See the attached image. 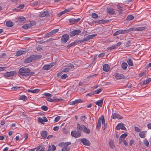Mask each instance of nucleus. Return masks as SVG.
Instances as JSON below:
<instances>
[{"label": "nucleus", "mask_w": 151, "mask_h": 151, "mask_svg": "<svg viewBox=\"0 0 151 151\" xmlns=\"http://www.w3.org/2000/svg\"><path fill=\"white\" fill-rule=\"evenodd\" d=\"M29 71H30V70L29 68L23 67L19 70L18 74L24 78L28 76Z\"/></svg>", "instance_id": "nucleus-1"}, {"label": "nucleus", "mask_w": 151, "mask_h": 151, "mask_svg": "<svg viewBox=\"0 0 151 151\" xmlns=\"http://www.w3.org/2000/svg\"><path fill=\"white\" fill-rule=\"evenodd\" d=\"M77 130L78 131H83L84 132L87 134H89L91 132L88 126L87 127L84 125L81 126L79 124H77Z\"/></svg>", "instance_id": "nucleus-2"}, {"label": "nucleus", "mask_w": 151, "mask_h": 151, "mask_svg": "<svg viewBox=\"0 0 151 151\" xmlns=\"http://www.w3.org/2000/svg\"><path fill=\"white\" fill-rule=\"evenodd\" d=\"M69 38V35L68 34L63 35L61 39V42L63 43H65Z\"/></svg>", "instance_id": "nucleus-3"}, {"label": "nucleus", "mask_w": 151, "mask_h": 151, "mask_svg": "<svg viewBox=\"0 0 151 151\" xmlns=\"http://www.w3.org/2000/svg\"><path fill=\"white\" fill-rule=\"evenodd\" d=\"M80 132L78 131H72L71 132V135L72 136L76 138L78 137L81 135V132Z\"/></svg>", "instance_id": "nucleus-4"}, {"label": "nucleus", "mask_w": 151, "mask_h": 151, "mask_svg": "<svg viewBox=\"0 0 151 151\" xmlns=\"http://www.w3.org/2000/svg\"><path fill=\"white\" fill-rule=\"evenodd\" d=\"M81 32V31L79 29L74 30L70 32V35L71 37H73L79 34Z\"/></svg>", "instance_id": "nucleus-5"}, {"label": "nucleus", "mask_w": 151, "mask_h": 151, "mask_svg": "<svg viewBox=\"0 0 151 151\" xmlns=\"http://www.w3.org/2000/svg\"><path fill=\"white\" fill-rule=\"evenodd\" d=\"M81 141L83 145L86 146H90L91 144L90 141L86 138L81 139Z\"/></svg>", "instance_id": "nucleus-6"}, {"label": "nucleus", "mask_w": 151, "mask_h": 151, "mask_svg": "<svg viewBox=\"0 0 151 151\" xmlns=\"http://www.w3.org/2000/svg\"><path fill=\"white\" fill-rule=\"evenodd\" d=\"M34 55H32L29 57L27 58L24 61L26 63H29L32 62L33 60H35Z\"/></svg>", "instance_id": "nucleus-7"}, {"label": "nucleus", "mask_w": 151, "mask_h": 151, "mask_svg": "<svg viewBox=\"0 0 151 151\" xmlns=\"http://www.w3.org/2000/svg\"><path fill=\"white\" fill-rule=\"evenodd\" d=\"M121 129L122 130H126V128L124 126V124L123 123H119L118 124L116 127V129L117 130H119Z\"/></svg>", "instance_id": "nucleus-8"}, {"label": "nucleus", "mask_w": 151, "mask_h": 151, "mask_svg": "<svg viewBox=\"0 0 151 151\" xmlns=\"http://www.w3.org/2000/svg\"><path fill=\"white\" fill-rule=\"evenodd\" d=\"M59 29H56L54 30H53L50 32H49L48 33L46 34V36L47 37H48L50 36H51L52 35H54L55 34L56 32H58Z\"/></svg>", "instance_id": "nucleus-9"}, {"label": "nucleus", "mask_w": 151, "mask_h": 151, "mask_svg": "<svg viewBox=\"0 0 151 151\" xmlns=\"http://www.w3.org/2000/svg\"><path fill=\"white\" fill-rule=\"evenodd\" d=\"M115 78L117 79H125V76L122 74H120L118 73H116L115 74Z\"/></svg>", "instance_id": "nucleus-10"}, {"label": "nucleus", "mask_w": 151, "mask_h": 151, "mask_svg": "<svg viewBox=\"0 0 151 151\" xmlns=\"http://www.w3.org/2000/svg\"><path fill=\"white\" fill-rule=\"evenodd\" d=\"M50 14L49 12L47 11L40 12L39 14V16L41 17H43L45 16H48Z\"/></svg>", "instance_id": "nucleus-11"}, {"label": "nucleus", "mask_w": 151, "mask_h": 151, "mask_svg": "<svg viewBox=\"0 0 151 151\" xmlns=\"http://www.w3.org/2000/svg\"><path fill=\"white\" fill-rule=\"evenodd\" d=\"M15 73L14 71H11L9 72H7L4 73V76L6 77H9L11 76H14Z\"/></svg>", "instance_id": "nucleus-12"}, {"label": "nucleus", "mask_w": 151, "mask_h": 151, "mask_svg": "<svg viewBox=\"0 0 151 151\" xmlns=\"http://www.w3.org/2000/svg\"><path fill=\"white\" fill-rule=\"evenodd\" d=\"M112 117L113 119H122V117L118 114L116 113H114L112 115Z\"/></svg>", "instance_id": "nucleus-13"}, {"label": "nucleus", "mask_w": 151, "mask_h": 151, "mask_svg": "<svg viewBox=\"0 0 151 151\" xmlns=\"http://www.w3.org/2000/svg\"><path fill=\"white\" fill-rule=\"evenodd\" d=\"M133 28H130L129 29H126V30H120V34H126L129 32L133 31Z\"/></svg>", "instance_id": "nucleus-14"}, {"label": "nucleus", "mask_w": 151, "mask_h": 151, "mask_svg": "<svg viewBox=\"0 0 151 151\" xmlns=\"http://www.w3.org/2000/svg\"><path fill=\"white\" fill-rule=\"evenodd\" d=\"M81 19L80 18H78L77 19L74 18L70 19H69V22L70 23L73 24L78 22L81 20Z\"/></svg>", "instance_id": "nucleus-15"}, {"label": "nucleus", "mask_w": 151, "mask_h": 151, "mask_svg": "<svg viewBox=\"0 0 151 151\" xmlns=\"http://www.w3.org/2000/svg\"><path fill=\"white\" fill-rule=\"evenodd\" d=\"M150 81H151V78H149L147 79L145 81H142L140 83V84L141 85H145V84H147Z\"/></svg>", "instance_id": "nucleus-16"}, {"label": "nucleus", "mask_w": 151, "mask_h": 151, "mask_svg": "<svg viewBox=\"0 0 151 151\" xmlns=\"http://www.w3.org/2000/svg\"><path fill=\"white\" fill-rule=\"evenodd\" d=\"M82 102V100L81 99H78L71 102H70L69 103L71 105H74L79 103Z\"/></svg>", "instance_id": "nucleus-17"}, {"label": "nucleus", "mask_w": 151, "mask_h": 151, "mask_svg": "<svg viewBox=\"0 0 151 151\" xmlns=\"http://www.w3.org/2000/svg\"><path fill=\"white\" fill-rule=\"evenodd\" d=\"M131 28H133V31H141L144 30L145 29V27H139L134 28V27Z\"/></svg>", "instance_id": "nucleus-18"}, {"label": "nucleus", "mask_w": 151, "mask_h": 151, "mask_svg": "<svg viewBox=\"0 0 151 151\" xmlns=\"http://www.w3.org/2000/svg\"><path fill=\"white\" fill-rule=\"evenodd\" d=\"M104 99H102L101 100H99L95 103L96 105H98V106H100L101 107L103 103Z\"/></svg>", "instance_id": "nucleus-19"}, {"label": "nucleus", "mask_w": 151, "mask_h": 151, "mask_svg": "<svg viewBox=\"0 0 151 151\" xmlns=\"http://www.w3.org/2000/svg\"><path fill=\"white\" fill-rule=\"evenodd\" d=\"M110 67L109 65L106 64H105L103 67V70L107 72L109 70Z\"/></svg>", "instance_id": "nucleus-20"}, {"label": "nucleus", "mask_w": 151, "mask_h": 151, "mask_svg": "<svg viewBox=\"0 0 151 151\" xmlns=\"http://www.w3.org/2000/svg\"><path fill=\"white\" fill-rule=\"evenodd\" d=\"M47 132L46 131H42L41 133V135L43 138L45 139L46 138L47 136Z\"/></svg>", "instance_id": "nucleus-21"}, {"label": "nucleus", "mask_w": 151, "mask_h": 151, "mask_svg": "<svg viewBox=\"0 0 151 151\" xmlns=\"http://www.w3.org/2000/svg\"><path fill=\"white\" fill-rule=\"evenodd\" d=\"M107 10L108 13L110 14H112L114 13V11L113 9L110 8H108Z\"/></svg>", "instance_id": "nucleus-22"}, {"label": "nucleus", "mask_w": 151, "mask_h": 151, "mask_svg": "<svg viewBox=\"0 0 151 151\" xmlns=\"http://www.w3.org/2000/svg\"><path fill=\"white\" fill-rule=\"evenodd\" d=\"M26 52L24 50H19L17 52L16 56H20L22 54H24Z\"/></svg>", "instance_id": "nucleus-23"}, {"label": "nucleus", "mask_w": 151, "mask_h": 151, "mask_svg": "<svg viewBox=\"0 0 151 151\" xmlns=\"http://www.w3.org/2000/svg\"><path fill=\"white\" fill-rule=\"evenodd\" d=\"M6 24L7 27H12L13 25V23L10 21H7L6 22Z\"/></svg>", "instance_id": "nucleus-24"}, {"label": "nucleus", "mask_w": 151, "mask_h": 151, "mask_svg": "<svg viewBox=\"0 0 151 151\" xmlns=\"http://www.w3.org/2000/svg\"><path fill=\"white\" fill-rule=\"evenodd\" d=\"M51 68L50 65H44L42 67V69L45 70H49Z\"/></svg>", "instance_id": "nucleus-25"}, {"label": "nucleus", "mask_w": 151, "mask_h": 151, "mask_svg": "<svg viewBox=\"0 0 151 151\" xmlns=\"http://www.w3.org/2000/svg\"><path fill=\"white\" fill-rule=\"evenodd\" d=\"M127 62L128 64L130 66H132L133 65L132 60L130 58H128L127 59Z\"/></svg>", "instance_id": "nucleus-26"}, {"label": "nucleus", "mask_w": 151, "mask_h": 151, "mask_svg": "<svg viewBox=\"0 0 151 151\" xmlns=\"http://www.w3.org/2000/svg\"><path fill=\"white\" fill-rule=\"evenodd\" d=\"M31 27H30V25L29 23L27 24H24L22 26V27L23 29H27Z\"/></svg>", "instance_id": "nucleus-27"}, {"label": "nucleus", "mask_w": 151, "mask_h": 151, "mask_svg": "<svg viewBox=\"0 0 151 151\" xmlns=\"http://www.w3.org/2000/svg\"><path fill=\"white\" fill-rule=\"evenodd\" d=\"M134 19V17L132 15H128L126 19L128 21L133 20Z\"/></svg>", "instance_id": "nucleus-28"}, {"label": "nucleus", "mask_w": 151, "mask_h": 151, "mask_svg": "<svg viewBox=\"0 0 151 151\" xmlns=\"http://www.w3.org/2000/svg\"><path fill=\"white\" fill-rule=\"evenodd\" d=\"M40 91V90L38 89H36L34 90H29L28 91L29 92L33 93H36Z\"/></svg>", "instance_id": "nucleus-29"}, {"label": "nucleus", "mask_w": 151, "mask_h": 151, "mask_svg": "<svg viewBox=\"0 0 151 151\" xmlns=\"http://www.w3.org/2000/svg\"><path fill=\"white\" fill-rule=\"evenodd\" d=\"M122 67L124 70H125L127 68V64L126 63L123 62L122 64Z\"/></svg>", "instance_id": "nucleus-30"}, {"label": "nucleus", "mask_w": 151, "mask_h": 151, "mask_svg": "<svg viewBox=\"0 0 151 151\" xmlns=\"http://www.w3.org/2000/svg\"><path fill=\"white\" fill-rule=\"evenodd\" d=\"M109 145L110 147L111 148H113L114 147H115L114 145V142H113V141L112 140H111L109 141Z\"/></svg>", "instance_id": "nucleus-31"}, {"label": "nucleus", "mask_w": 151, "mask_h": 151, "mask_svg": "<svg viewBox=\"0 0 151 151\" xmlns=\"http://www.w3.org/2000/svg\"><path fill=\"white\" fill-rule=\"evenodd\" d=\"M145 131L141 132L139 134V135L141 138H144L145 137Z\"/></svg>", "instance_id": "nucleus-32"}, {"label": "nucleus", "mask_w": 151, "mask_h": 151, "mask_svg": "<svg viewBox=\"0 0 151 151\" xmlns=\"http://www.w3.org/2000/svg\"><path fill=\"white\" fill-rule=\"evenodd\" d=\"M77 43V42H72L70 44L68 45L67 46V47L69 48L73 46L76 45Z\"/></svg>", "instance_id": "nucleus-33"}, {"label": "nucleus", "mask_w": 151, "mask_h": 151, "mask_svg": "<svg viewBox=\"0 0 151 151\" xmlns=\"http://www.w3.org/2000/svg\"><path fill=\"white\" fill-rule=\"evenodd\" d=\"M20 99L23 100L24 101H25L27 99V97L24 95H22L20 97Z\"/></svg>", "instance_id": "nucleus-34"}, {"label": "nucleus", "mask_w": 151, "mask_h": 151, "mask_svg": "<svg viewBox=\"0 0 151 151\" xmlns=\"http://www.w3.org/2000/svg\"><path fill=\"white\" fill-rule=\"evenodd\" d=\"M18 19L19 21L20 22H23L26 20V19L23 16H21L19 17Z\"/></svg>", "instance_id": "nucleus-35"}, {"label": "nucleus", "mask_w": 151, "mask_h": 151, "mask_svg": "<svg viewBox=\"0 0 151 151\" xmlns=\"http://www.w3.org/2000/svg\"><path fill=\"white\" fill-rule=\"evenodd\" d=\"M63 100V99H62L56 98L54 99H53V102H58L59 101H62Z\"/></svg>", "instance_id": "nucleus-36"}, {"label": "nucleus", "mask_w": 151, "mask_h": 151, "mask_svg": "<svg viewBox=\"0 0 151 151\" xmlns=\"http://www.w3.org/2000/svg\"><path fill=\"white\" fill-rule=\"evenodd\" d=\"M20 88V87H13L11 88V89L12 91H15L16 90H19Z\"/></svg>", "instance_id": "nucleus-37"}, {"label": "nucleus", "mask_w": 151, "mask_h": 151, "mask_svg": "<svg viewBox=\"0 0 151 151\" xmlns=\"http://www.w3.org/2000/svg\"><path fill=\"white\" fill-rule=\"evenodd\" d=\"M43 119L40 117H39L38 118V121L41 123V124H45V122H44Z\"/></svg>", "instance_id": "nucleus-38"}, {"label": "nucleus", "mask_w": 151, "mask_h": 151, "mask_svg": "<svg viewBox=\"0 0 151 151\" xmlns=\"http://www.w3.org/2000/svg\"><path fill=\"white\" fill-rule=\"evenodd\" d=\"M34 57L35 58V60H36L37 59H39V58H41L42 56L41 55H33Z\"/></svg>", "instance_id": "nucleus-39"}, {"label": "nucleus", "mask_w": 151, "mask_h": 151, "mask_svg": "<svg viewBox=\"0 0 151 151\" xmlns=\"http://www.w3.org/2000/svg\"><path fill=\"white\" fill-rule=\"evenodd\" d=\"M71 143L69 142L64 143L63 147H65V148H68V146Z\"/></svg>", "instance_id": "nucleus-40"}, {"label": "nucleus", "mask_w": 151, "mask_h": 151, "mask_svg": "<svg viewBox=\"0 0 151 151\" xmlns=\"http://www.w3.org/2000/svg\"><path fill=\"white\" fill-rule=\"evenodd\" d=\"M41 109L44 111H46L48 109V107L45 106H42L41 107Z\"/></svg>", "instance_id": "nucleus-41"}, {"label": "nucleus", "mask_w": 151, "mask_h": 151, "mask_svg": "<svg viewBox=\"0 0 151 151\" xmlns=\"http://www.w3.org/2000/svg\"><path fill=\"white\" fill-rule=\"evenodd\" d=\"M144 144L147 147H148L149 145V142L145 139L144 140Z\"/></svg>", "instance_id": "nucleus-42"}, {"label": "nucleus", "mask_w": 151, "mask_h": 151, "mask_svg": "<svg viewBox=\"0 0 151 151\" xmlns=\"http://www.w3.org/2000/svg\"><path fill=\"white\" fill-rule=\"evenodd\" d=\"M39 4L38 1H33L31 3V5L32 6H37Z\"/></svg>", "instance_id": "nucleus-43"}, {"label": "nucleus", "mask_w": 151, "mask_h": 151, "mask_svg": "<svg viewBox=\"0 0 151 151\" xmlns=\"http://www.w3.org/2000/svg\"><path fill=\"white\" fill-rule=\"evenodd\" d=\"M91 15L92 17L93 18L96 19L98 17V14L96 13H93Z\"/></svg>", "instance_id": "nucleus-44"}, {"label": "nucleus", "mask_w": 151, "mask_h": 151, "mask_svg": "<svg viewBox=\"0 0 151 151\" xmlns=\"http://www.w3.org/2000/svg\"><path fill=\"white\" fill-rule=\"evenodd\" d=\"M70 70V69L69 68H65L62 70V72H69Z\"/></svg>", "instance_id": "nucleus-45"}, {"label": "nucleus", "mask_w": 151, "mask_h": 151, "mask_svg": "<svg viewBox=\"0 0 151 151\" xmlns=\"http://www.w3.org/2000/svg\"><path fill=\"white\" fill-rule=\"evenodd\" d=\"M117 47H116V46L113 45L112 46L109 47L108 48V50H111L114 49H115V48H116Z\"/></svg>", "instance_id": "nucleus-46"}, {"label": "nucleus", "mask_w": 151, "mask_h": 151, "mask_svg": "<svg viewBox=\"0 0 151 151\" xmlns=\"http://www.w3.org/2000/svg\"><path fill=\"white\" fill-rule=\"evenodd\" d=\"M97 35L96 34H94L92 35H88L89 40L92 39L94 37H96Z\"/></svg>", "instance_id": "nucleus-47"}, {"label": "nucleus", "mask_w": 151, "mask_h": 151, "mask_svg": "<svg viewBox=\"0 0 151 151\" xmlns=\"http://www.w3.org/2000/svg\"><path fill=\"white\" fill-rule=\"evenodd\" d=\"M127 134L126 133H124L122 134L120 137L121 138L124 139L125 137L127 136Z\"/></svg>", "instance_id": "nucleus-48"}, {"label": "nucleus", "mask_w": 151, "mask_h": 151, "mask_svg": "<svg viewBox=\"0 0 151 151\" xmlns=\"http://www.w3.org/2000/svg\"><path fill=\"white\" fill-rule=\"evenodd\" d=\"M120 34V30H118L116 32H114L113 34V35L114 36H115L118 35H119V34Z\"/></svg>", "instance_id": "nucleus-49"}, {"label": "nucleus", "mask_w": 151, "mask_h": 151, "mask_svg": "<svg viewBox=\"0 0 151 151\" xmlns=\"http://www.w3.org/2000/svg\"><path fill=\"white\" fill-rule=\"evenodd\" d=\"M36 22L35 21H32L30 22V23H29L30 25V27H31L32 26H34L36 24Z\"/></svg>", "instance_id": "nucleus-50"}, {"label": "nucleus", "mask_w": 151, "mask_h": 151, "mask_svg": "<svg viewBox=\"0 0 151 151\" xmlns=\"http://www.w3.org/2000/svg\"><path fill=\"white\" fill-rule=\"evenodd\" d=\"M102 91V89H99L98 90H96L94 91V94H98L100 92H101Z\"/></svg>", "instance_id": "nucleus-51"}, {"label": "nucleus", "mask_w": 151, "mask_h": 151, "mask_svg": "<svg viewBox=\"0 0 151 151\" xmlns=\"http://www.w3.org/2000/svg\"><path fill=\"white\" fill-rule=\"evenodd\" d=\"M67 77H68V76L67 74H64L62 76L61 78L63 79H65Z\"/></svg>", "instance_id": "nucleus-52"}, {"label": "nucleus", "mask_w": 151, "mask_h": 151, "mask_svg": "<svg viewBox=\"0 0 151 151\" xmlns=\"http://www.w3.org/2000/svg\"><path fill=\"white\" fill-rule=\"evenodd\" d=\"M70 150L69 148H65L63 147L62 150V151H69Z\"/></svg>", "instance_id": "nucleus-53"}, {"label": "nucleus", "mask_w": 151, "mask_h": 151, "mask_svg": "<svg viewBox=\"0 0 151 151\" xmlns=\"http://www.w3.org/2000/svg\"><path fill=\"white\" fill-rule=\"evenodd\" d=\"M43 95L45 96H47L49 97H51L52 96V95L48 93H45Z\"/></svg>", "instance_id": "nucleus-54"}, {"label": "nucleus", "mask_w": 151, "mask_h": 151, "mask_svg": "<svg viewBox=\"0 0 151 151\" xmlns=\"http://www.w3.org/2000/svg\"><path fill=\"white\" fill-rule=\"evenodd\" d=\"M94 94V92L93 91H92L91 92V93H89L87 94L86 95V96H91L92 95H93Z\"/></svg>", "instance_id": "nucleus-55"}, {"label": "nucleus", "mask_w": 151, "mask_h": 151, "mask_svg": "<svg viewBox=\"0 0 151 151\" xmlns=\"http://www.w3.org/2000/svg\"><path fill=\"white\" fill-rule=\"evenodd\" d=\"M101 122L103 124L105 123L104 118V116L102 115L101 116Z\"/></svg>", "instance_id": "nucleus-56"}, {"label": "nucleus", "mask_w": 151, "mask_h": 151, "mask_svg": "<svg viewBox=\"0 0 151 151\" xmlns=\"http://www.w3.org/2000/svg\"><path fill=\"white\" fill-rule=\"evenodd\" d=\"M97 75H98L97 74H95L93 75H91V76H88L87 77V78L88 79L90 78H93V77H94L96 76Z\"/></svg>", "instance_id": "nucleus-57"}, {"label": "nucleus", "mask_w": 151, "mask_h": 151, "mask_svg": "<svg viewBox=\"0 0 151 151\" xmlns=\"http://www.w3.org/2000/svg\"><path fill=\"white\" fill-rule=\"evenodd\" d=\"M94 22L96 23H102V20H95Z\"/></svg>", "instance_id": "nucleus-58"}, {"label": "nucleus", "mask_w": 151, "mask_h": 151, "mask_svg": "<svg viewBox=\"0 0 151 151\" xmlns=\"http://www.w3.org/2000/svg\"><path fill=\"white\" fill-rule=\"evenodd\" d=\"M105 53L104 52L102 53L99 54L98 55L99 58H102L105 55Z\"/></svg>", "instance_id": "nucleus-59"}, {"label": "nucleus", "mask_w": 151, "mask_h": 151, "mask_svg": "<svg viewBox=\"0 0 151 151\" xmlns=\"http://www.w3.org/2000/svg\"><path fill=\"white\" fill-rule=\"evenodd\" d=\"M134 128L135 129V130L136 131L138 132H140V129L138 127H135Z\"/></svg>", "instance_id": "nucleus-60"}, {"label": "nucleus", "mask_w": 151, "mask_h": 151, "mask_svg": "<svg viewBox=\"0 0 151 151\" xmlns=\"http://www.w3.org/2000/svg\"><path fill=\"white\" fill-rule=\"evenodd\" d=\"M60 116H57L55 117V121L56 122H57L60 119Z\"/></svg>", "instance_id": "nucleus-61"}, {"label": "nucleus", "mask_w": 151, "mask_h": 151, "mask_svg": "<svg viewBox=\"0 0 151 151\" xmlns=\"http://www.w3.org/2000/svg\"><path fill=\"white\" fill-rule=\"evenodd\" d=\"M64 142H60L58 144V145L61 147H63L64 146Z\"/></svg>", "instance_id": "nucleus-62"}, {"label": "nucleus", "mask_w": 151, "mask_h": 151, "mask_svg": "<svg viewBox=\"0 0 151 151\" xmlns=\"http://www.w3.org/2000/svg\"><path fill=\"white\" fill-rule=\"evenodd\" d=\"M46 99L48 101H49L51 102H53V99H52L51 98H50V97H49V98H47Z\"/></svg>", "instance_id": "nucleus-63"}, {"label": "nucleus", "mask_w": 151, "mask_h": 151, "mask_svg": "<svg viewBox=\"0 0 151 151\" xmlns=\"http://www.w3.org/2000/svg\"><path fill=\"white\" fill-rule=\"evenodd\" d=\"M101 124L98 123L96 126V129L98 130L101 127Z\"/></svg>", "instance_id": "nucleus-64"}]
</instances>
